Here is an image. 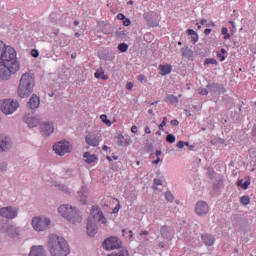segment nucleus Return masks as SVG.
Returning <instances> with one entry per match:
<instances>
[{"label": "nucleus", "instance_id": "obj_18", "mask_svg": "<svg viewBox=\"0 0 256 256\" xmlns=\"http://www.w3.org/2000/svg\"><path fill=\"white\" fill-rule=\"evenodd\" d=\"M39 105H41V99L36 94H33L27 103L28 109H31L32 111L39 109Z\"/></svg>", "mask_w": 256, "mask_h": 256}, {"label": "nucleus", "instance_id": "obj_24", "mask_svg": "<svg viewBox=\"0 0 256 256\" xmlns=\"http://www.w3.org/2000/svg\"><path fill=\"white\" fill-rule=\"evenodd\" d=\"M3 229L6 231L7 235H17V227L13 224H6Z\"/></svg>", "mask_w": 256, "mask_h": 256}, {"label": "nucleus", "instance_id": "obj_45", "mask_svg": "<svg viewBox=\"0 0 256 256\" xmlns=\"http://www.w3.org/2000/svg\"><path fill=\"white\" fill-rule=\"evenodd\" d=\"M31 55H32V57H34L35 59H37V57H39V51L33 49V50L31 51Z\"/></svg>", "mask_w": 256, "mask_h": 256}, {"label": "nucleus", "instance_id": "obj_58", "mask_svg": "<svg viewBox=\"0 0 256 256\" xmlns=\"http://www.w3.org/2000/svg\"><path fill=\"white\" fill-rule=\"evenodd\" d=\"M211 34V29L207 28L204 30V35H210Z\"/></svg>", "mask_w": 256, "mask_h": 256}, {"label": "nucleus", "instance_id": "obj_20", "mask_svg": "<svg viewBox=\"0 0 256 256\" xmlns=\"http://www.w3.org/2000/svg\"><path fill=\"white\" fill-rule=\"evenodd\" d=\"M151 17L149 15L145 16V19L149 25V27H157L159 25V19L157 18V13L151 12ZM152 17H155L154 19Z\"/></svg>", "mask_w": 256, "mask_h": 256}, {"label": "nucleus", "instance_id": "obj_47", "mask_svg": "<svg viewBox=\"0 0 256 256\" xmlns=\"http://www.w3.org/2000/svg\"><path fill=\"white\" fill-rule=\"evenodd\" d=\"M154 185H156V187H157V186H159V185H163V182L161 181V179L155 178V179H154Z\"/></svg>", "mask_w": 256, "mask_h": 256}, {"label": "nucleus", "instance_id": "obj_53", "mask_svg": "<svg viewBox=\"0 0 256 256\" xmlns=\"http://www.w3.org/2000/svg\"><path fill=\"white\" fill-rule=\"evenodd\" d=\"M217 57L220 61H224L225 60V56H223V54L221 53H217Z\"/></svg>", "mask_w": 256, "mask_h": 256}, {"label": "nucleus", "instance_id": "obj_54", "mask_svg": "<svg viewBox=\"0 0 256 256\" xmlns=\"http://www.w3.org/2000/svg\"><path fill=\"white\" fill-rule=\"evenodd\" d=\"M138 81H139V83H143V81H145V76L144 75H139L138 76Z\"/></svg>", "mask_w": 256, "mask_h": 256}, {"label": "nucleus", "instance_id": "obj_11", "mask_svg": "<svg viewBox=\"0 0 256 256\" xmlns=\"http://www.w3.org/2000/svg\"><path fill=\"white\" fill-rule=\"evenodd\" d=\"M122 242L117 237H110L104 240L103 247L106 251L121 249Z\"/></svg>", "mask_w": 256, "mask_h": 256}, {"label": "nucleus", "instance_id": "obj_13", "mask_svg": "<svg viewBox=\"0 0 256 256\" xmlns=\"http://www.w3.org/2000/svg\"><path fill=\"white\" fill-rule=\"evenodd\" d=\"M85 142L87 143V145H90V147H99V143L101 142V135L89 133L85 137Z\"/></svg>", "mask_w": 256, "mask_h": 256}, {"label": "nucleus", "instance_id": "obj_41", "mask_svg": "<svg viewBox=\"0 0 256 256\" xmlns=\"http://www.w3.org/2000/svg\"><path fill=\"white\" fill-rule=\"evenodd\" d=\"M131 143H133V140L131 139V137L128 136L127 138H125L124 145L126 147H129V145H131Z\"/></svg>", "mask_w": 256, "mask_h": 256}, {"label": "nucleus", "instance_id": "obj_52", "mask_svg": "<svg viewBox=\"0 0 256 256\" xmlns=\"http://www.w3.org/2000/svg\"><path fill=\"white\" fill-rule=\"evenodd\" d=\"M144 133H146L147 135H151V128H149V126H146L144 128Z\"/></svg>", "mask_w": 256, "mask_h": 256}, {"label": "nucleus", "instance_id": "obj_46", "mask_svg": "<svg viewBox=\"0 0 256 256\" xmlns=\"http://www.w3.org/2000/svg\"><path fill=\"white\" fill-rule=\"evenodd\" d=\"M200 95H209V88H203V89H201Z\"/></svg>", "mask_w": 256, "mask_h": 256}, {"label": "nucleus", "instance_id": "obj_12", "mask_svg": "<svg viewBox=\"0 0 256 256\" xmlns=\"http://www.w3.org/2000/svg\"><path fill=\"white\" fill-rule=\"evenodd\" d=\"M55 131V126L51 121H45L40 124V132L43 137H49Z\"/></svg>", "mask_w": 256, "mask_h": 256}, {"label": "nucleus", "instance_id": "obj_35", "mask_svg": "<svg viewBox=\"0 0 256 256\" xmlns=\"http://www.w3.org/2000/svg\"><path fill=\"white\" fill-rule=\"evenodd\" d=\"M165 199L168 200L169 203H173V201H175V196H173V193H171V191H166Z\"/></svg>", "mask_w": 256, "mask_h": 256}, {"label": "nucleus", "instance_id": "obj_59", "mask_svg": "<svg viewBox=\"0 0 256 256\" xmlns=\"http://www.w3.org/2000/svg\"><path fill=\"white\" fill-rule=\"evenodd\" d=\"M252 136L254 137V139L256 140V126H254L253 130H252Z\"/></svg>", "mask_w": 256, "mask_h": 256}, {"label": "nucleus", "instance_id": "obj_38", "mask_svg": "<svg viewBox=\"0 0 256 256\" xmlns=\"http://www.w3.org/2000/svg\"><path fill=\"white\" fill-rule=\"evenodd\" d=\"M100 119H101L102 123H105V125H107L108 127H111V120L107 119V115L102 114L100 116Z\"/></svg>", "mask_w": 256, "mask_h": 256}, {"label": "nucleus", "instance_id": "obj_63", "mask_svg": "<svg viewBox=\"0 0 256 256\" xmlns=\"http://www.w3.org/2000/svg\"><path fill=\"white\" fill-rule=\"evenodd\" d=\"M237 185L238 187H243V180H238Z\"/></svg>", "mask_w": 256, "mask_h": 256}, {"label": "nucleus", "instance_id": "obj_9", "mask_svg": "<svg viewBox=\"0 0 256 256\" xmlns=\"http://www.w3.org/2000/svg\"><path fill=\"white\" fill-rule=\"evenodd\" d=\"M53 151L63 157L66 153H71V144L68 141H60L53 145Z\"/></svg>", "mask_w": 256, "mask_h": 256}, {"label": "nucleus", "instance_id": "obj_7", "mask_svg": "<svg viewBox=\"0 0 256 256\" xmlns=\"http://www.w3.org/2000/svg\"><path fill=\"white\" fill-rule=\"evenodd\" d=\"M9 59H17V52L15 48L7 46L0 40V61H8Z\"/></svg>", "mask_w": 256, "mask_h": 256}, {"label": "nucleus", "instance_id": "obj_2", "mask_svg": "<svg viewBox=\"0 0 256 256\" xmlns=\"http://www.w3.org/2000/svg\"><path fill=\"white\" fill-rule=\"evenodd\" d=\"M48 251L51 256H67L71 253L67 240L57 234L49 235Z\"/></svg>", "mask_w": 256, "mask_h": 256}, {"label": "nucleus", "instance_id": "obj_44", "mask_svg": "<svg viewBox=\"0 0 256 256\" xmlns=\"http://www.w3.org/2000/svg\"><path fill=\"white\" fill-rule=\"evenodd\" d=\"M249 185H251V182L246 180L242 185V189H249Z\"/></svg>", "mask_w": 256, "mask_h": 256}, {"label": "nucleus", "instance_id": "obj_49", "mask_svg": "<svg viewBox=\"0 0 256 256\" xmlns=\"http://www.w3.org/2000/svg\"><path fill=\"white\" fill-rule=\"evenodd\" d=\"M177 147H178V149H183L185 147V143L183 141H179L177 143Z\"/></svg>", "mask_w": 256, "mask_h": 256}, {"label": "nucleus", "instance_id": "obj_29", "mask_svg": "<svg viewBox=\"0 0 256 256\" xmlns=\"http://www.w3.org/2000/svg\"><path fill=\"white\" fill-rule=\"evenodd\" d=\"M187 33L188 35H191V43H197V41H199V35L197 34V32H195V30L188 29Z\"/></svg>", "mask_w": 256, "mask_h": 256}, {"label": "nucleus", "instance_id": "obj_30", "mask_svg": "<svg viewBox=\"0 0 256 256\" xmlns=\"http://www.w3.org/2000/svg\"><path fill=\"white\" fill-rule=\"evenodd\" d=\"M108 256H129V250H127V248H122L118 252H112Z\"/></svg>", "mask_w": 256, "mask_h": 256}, {"label": "nucleus", "instance_id": "obj_10", "mask_svg": "<svg viewBox=\"0 0 256 256\" xmlns=\"http://www.w3.org/2000/svg\"><path fill=\"white\" fill-rule=\"evenodd\" d=\"M17 215H19V208L15 206L0 208V217H4V219H15Z\"/></svg>", "mask_w": 256, "mask_h": 256}, {"label": "nucleus", "instance_id": "obj_55", "mask_svg": "<svg viewBox=\"0 0 256 256\" xmlns=\"http://www.w3.org/2000/svg\"><path fill=\"white\" fill-rule=\"evenodd\" d=\"M171 125L177 127L179 125V120H171Z\"/></svg>", "mask_w": 256, "mask_h": 256}, {"label": "nucleus", "instance_id": "obj_27", "mask_svg": "<svg viewBox=\"0 0 256 256\" xmlns=\"http://www.w3.org/2000/svg\"><path fill=\"white\" fill-rule=\"evenodd\" d=\"M160 75H169L171 73V66L170 65H163L159 66Z\"/></svg>", "mask_w": 256, "mask_h": 256}, {"label": "nucleus", "instance_id": "obj_6", "mask_svg": "<svg viewBox=\"0 0 256 256\" xmlns=\"http://www.w3.org/2000/svg\"><path fill=\"white\" fill-rule=\"evenodd\" d=\"M32 227L34 231H37L38 233L47 231L49 227H51V220L46 217L35 216L32 219Z\"/></svg>", "mask_w": 256, "mask_h": 256}, {"label": "nucleus", "instance_id": "obj_5", "mask_svg": "<svg viewBox=\"0 0 256 256\" xmlns=\"http://www.w3.org/2000/svg\"><path fill=\"white\" fill-rule=\"evenodd\" d=\"M58 213L67 221H70V223H81L83 218H81V214L79 213V210L77 208H74L73 206L69 204L62 205L58 208Z\"/></svg>", "mask_w": 256, "mask_h": 256}, {"label": "nucleus", "instance_id": "obj_34", "mask_svg": "<svg viewBox=\"0 0 256 256\" xmlns=\"http://www.w3.org/2000/svg\"><path fill=\"white\" fill-rule=\"evenodd\" d=\"M240 203L241 205H249L251 203V198H249V196H242L240 197Z\"/></svg>", "mask_w": 256, "mask_h": 256}, {"label": "nucleus", "instance_id": "obj_23", "mask_svg": "<svg viewBox=\"0 0 256 256\" xmlns=\"http://www.w3.org/2000/svg\"><path fill=\"white\" fill-rule=\"evenodd\" d=\"M160 234L163 239H166L169 241L171 239V232H169V227L167 225H164L160 229Z\"/></svg>", "mask_w": 256, "mask_h": 256}, {"label": "nucleus", "instance_id": "obj_16", "mask_svg": "<svg viewBox=\"0 0 256 256\" xmlns=\"http://www.w3.org/2000/svg\"><path fill=\"white\" fill-rule=\"evenodd\" d=\"M207 89L209 90L211 95H215V93H219V95H221L227 91L222 84L217 83L208 84Z\"/></svg>", "mask_w": 256, "mask_h": 256}, {"label": "nucleus", "instance_id": "obj_50", "mask_svg": "<svg viewBox=\"0 0 256 256\" xmlns=\"http://www.w3.org/2000/svg\"><path fill=\"white\" fill-rule=\"evenodd\" d=\"M200 23H201V25H206V27H211V24H208V23H207V19H202V20L200 21Z\"/></svg>", "mask_w": 256, "mask_h": 256}, {"label": "nucleus", "instance_id": "obj_15", "mask_svg": "<svg viewBox=\"0 0 256 256\" xmlns=\"http://www.w3.org/2000/svg\"><path fill=\"white\" fill-rule=\"evenodd\" d=\"M195 213L199 217H203V215H207L209 213V205L205 201H199L195 207Z\"/></svg>", "mask_w": 256, "mask_h": 256}, {"label": "nucleus", "instance_id": "obj_62", "mask_svg": "<svg viewBox=\"0 0 256 256\" xmlns=\"http://www.w3.org/2000/svg\"><path fill=\"white\" fill-rule=\"evenodd\" d=\"M131 131L132 133H137V126H132Z\"/></svg>", "mask_w": 256, "mask_h": 256}, {"label": "nucleus", "instance_id": "obj_43", "mask_svg": "<svg viewBox=\"0 0 256 256\" xmlns=\"http://www.w3.org/2000/svg\"><path fill=\"white\" fill-rule=\"evenodd\" d=\"M129 25H131V19L126 18V19L123 21V26H124V27H129Z\"/></svg>", "mask_w": 256, "mask_h": 256}, {"label": "nucleus", "instance_id": "obj_21", "mask_svg": "<svg viewBox=\"0 0 256 256\" xmlns=\"http://www.w3.org/2000/svg\"><path fill=\"white\" fill-rule=\"evenodd\" d=\"M201 239L206 247H213L215 245V237L211 234H203Z\"/></svg>", "mask_w": 256, "mask_h": 256}, {"label": "nucleus", "instance_id": "obj_56", "mask_svg": "<svg viewBox=\"0 0 256 256\" xmlns=\"http://www.w3.org/2000/svg\"><path fill=\"white\" fill-rule=\"evenodd\" d=\"M228 29H227V27H223L222 28V35H227V33H228Z\"/></svg>", "mask_w": 256, "mask_h": 256}, {"label": "nucleus", "instance_id": "obj_61", "mask_svg": "<svg viewBox=\"0 0 256 256\" xmlns=\"http://www.w3.org/2000/svg\"><path fill=\"white\" fill-rule=\"evenodd\" d=\"M119 209H120V206L117 205L114 210H113V213H119Z\"/></svg>", "mask_w": 256, "mask_h": 256}, {"label": "nucleus", "instance_id": "obj_4", "mask_svg": "<svg viewBox=\"0 0 256 256\" xmlns=\"http://www.w3.org/2000/svg\"><path fill=\"white\" fill-rule=\"evenodd\" d=\"M19 60L17 58H12L5 60L0 64V79L2 81H9L11 75H15L19 71Z\"/></svg>", "mask_w": 256, "mask_h": 256}, {"label": "nucleus", "instance_id": "obj_8", "mask_svg": "<svg viewBox=\"0 0 256 256\" xmlns=\"http://www.w3.org/2000/svg\"><path fill=\"white\" fill-rule=\"evenodd\" d=\"M19 108V102L12 99L5 100L1 105V111L5 115H12Z\"/></svg>", "mask_w": 256, "mask_h": 256}, {"label": "nucleus", "instance_id": "obj_39", "mask_svg": "<svg viewBox=\"0 0 256 256\" xmlns=\"http://www.w3.org/2000/svg\"><path fill=\"white\" fill-rule=\"evenodd\" d=\"M166 141H167V143H175V135H173V134H168V135L166 136Z\"/></svg>", "mask_w": 256, "mask_h": 256}, {"label": "nucleus", "instance_id": "obj_19", "mask_svg": "<svg viewBox=\"0 0 256 256\" xmlns=\"http://www.w3.org/2000/svg\"><path fill=\"white\" fill-rule=\"evenodd\" d=\"M87 195H89V189L83 186L77 193L78 201H80L82 205H87Z\"/></svg>", "mask_w": 256, "mask_h": 256}, {"label": "nucleus", "instance_id": "obj_48", "mask_svg": "<svg viewBox=\"0 0 256 256\" xmlns=\"http://www.w3.org/2000/svg\"><path fill=\"white\" fill-rule=\"evenodd\" d=\"M117 19H119L120 21H124V20L126 19V17L124 16L123 13H119V14L117 15Z\"/></svg>", "mask_w": 256, "mask_h": 256}, {"label": "nucleus", "instance_id": "obj_28", "mask_svg": "<svg viewBox=\"0 0 256 256\" xmlns=\"http://www.w3.org/2000/svg\"><path fill=\"white\" fill-rule=\"evenodd\" d=\"M84 159H86V163L91 164V163H95V161H97V156L91 155V153H89V152H85Z\"/></svg>", "mask_w": 256, "mask_h": 256}, {"label": "nucleus", "instance_id": "obj_25", "mask_svg": "<svg viewBox=\"0 0 256 256\" xmlns=\"http://www.w3.org/2000/svg\"><path fill=\"white\" fill-rule=\"evenodd\" d=\"M180 52L182 53V56L186 59H191V57H193V50H191L189 46L181 48Z\"/></svg>", "mask_w": 256, "mask_h": 256}, {"label": "nucleus", "instance_id": "obj_64", "mask_svg": "<svg viewBox=\"0 0 256 256\" xmlns=\"http://www.w3.org/2000/svg\"><path fill=\"white\" fill-rule=\"evenodd\" d=\"M140 235H149V231L144 230V231L140 232Z\"/></svg>", "mask_w": 256, "mask_h": 256}, {"label": "nucleus", "instance_id": "obj_40", "mask_svg": "<svg viewBox=\"0 0 256 256\" xmlns=\"http://www.w3.org/2000/svg\"><path fill=\"white\" fill-rule=\"evenodd\" d=\"M3 171H7V163L6 162L0 163V173H3Z\"/></svg>", "mask_w": 256, "mask_h": 256}, {"label": "nucleus", "instance_id": "obj_14", "mask_svg": "<svg viewBox=\"0 0 256 256\" xmlns=\"http://www.w3.org/2000/svg\"><path fill=\"white\" fill-rule=\"evenodd\" d=\"M11 149V138L0 134V153H6Z\"/></svg>", "mask_w": 256, "mask_h": 256}, {"label": "nucleus", "instance_id": "obj_32", "mask_svg": "<svg viewBox=\"0 0 256 256\" xmlns=\"http://www.w3.org/2000/svg\"><path fill=\"white\" fill-rule=\"evenodd\" d=\"M56 187L58 191H62L63 193H66V195H71V190H69L65 184H58Z\"/></svg>", "mask_w": 256, "mask_h": 256}, {"label": "nucleus", "instance_id": "obj_17", "mask_svg": "<svg viewBox=\"0 0 256 256\" xmlns=\"http://www.w3.org/2000/svg\"><path fill=\"white\" fill-rule=\"evenodd\" d=\"M23 119L30 129H33L34 127H37V125H39V116L26 114Z\"/></svg>", "mask_w": 256, "mask_h": 256}, {"label": "nucleus", "instance_id": "obj_36", "mask_svg": "<svg viewBox=\"0 0 256 256\" xmlns=\"http://www.w3.org/2000/svg\"><path fill=\"white\" fill-rule=\"evenodd\" d=\"M144 149L147 153H151L154 149L153 144H151V142H149V140H146Z\"/></svg>", "mask_w": 256, "mask_h": 256}, {"label": "nucleus", "instance_id": "obj_22", "mask_svg": "<svg viewBox=\"0 0 256 256\" xmlns=\"http://www.w3.org/2000/svg\"><path fill=\"white\" fill-rule=\"evenodd\" d=\"M29 256H45V248L43 246H32Z\"/></svg>", "mask_w": 256, "mask_h": 256}, {"label": "nucleus", "instance_id": "obj_60", "mask_svg": "<svg viewBox=\"0 0 256 256\" xmlns=\"http://www.w3.org/2000/svg\"><path fill=\"white\" fill-rule=\"evenodd\" d=\"M165 125H167V124H165V122H161V124L158 126L160 131L163 130V127H165Z\"/></svg>", "mask_w": 256, "mask_h": 256}, {"label": "nucleus", "instance_id": "obj_3", "mask_svg": "<svg viewBox=\"0 0 256 256\" xmlns=\"http://www.w3.org/2000/svg\"><path fill=\"white\" fill-rule=\"evenodd\" d=\"M35 88V76L29 72L24 73L19 82L18 86V95L25 99V97H29L31 93H33V89Z\"/></svg>", "mask_w": 256, "mask_h": 256}, {"label": "nucleus", "instance_id": "obj_33", "mask_svg": "<svg viewBox=\"0 0 256 256\" xmlns=\"http://www.w3.org/2000/svg\"><path fill=\"white\" fill-rule=\"evenodd\" d=\"M118 51H120V53H127V51H129V45L125 42L120 43L118 45Z\"/></svg>", "mask_w": 256, "mask_h": 256}, {"label": "nucleus", "instance_id": "obj_26", "mask_svg": "<svg viewBox=\"0 0 256 256\" xmlns=\"http://www.w3.org/2000/svg\"><path fill=\"white\" fill-rule=\"evenodd\" d=\"M94 77L96 79H102L103 81H107V79H109V76L105 75V71H103V68L98 69L95 72Z\"/></svg>", "mask_w": 256, "mask_h": 256}, {"label": "nucleus", "instance_id": "obj_37", "mask_svg": "<svg viewBox=\"0 0 256 256\" xmlns=\"http://www.w3.org/2000/svg\"><path fill=\"white\" fill-rule=\"evenodd\" d=\"M204 65H219V62L215 58H207Z\"/></svg>", "mask_w": 256, "mask_h": 256}, {"label": "nucleus", "instance_id": "obj_57", "mask_svg": "<svg viewBox=\"0 0 256 256\" xmlns=\"http://www.w3.org/2000/svg\"><path fill=\"white\" fill-rule=\"evenodd\" d=\"M117 145H118L119 147H123V146L125 145V142H124L123 140H119V141L117 142Z\"/></svg>", "mask_w": 256, "mask_h": 256}, {"label": "nucleus", "instance_id": "obj_31", "mask_svg": "<svg viewBox=\"0 0 256 256\" xmlns=\"http://www.w3.org/2000/svg\"><path fill=\"white\" fill-rule=\"evenodd\" d=\"M166 101L168 103H171L172 105H175V103H179V98H177V96H175L173 94H168L166 96Z\"/></svg>", "mask_w": 256, "mask_h": 256}, {"label": "nucleus", "instance_id": "obj_1", "mask_svg": "<svg viewBox=\"0 0 256 256\" xmlns=\"http://www.w3.org/2000/svg\"><path fill=\"white\" fill-rule=\"evenodd\" d=\"M97 223L107 225V218H105V215H103V211H101L99 206H92L86 225L88 237H95V235H97V232L99 231Z\"/></svg>", "mask_w": 256, "mask_h": 256}, {"label": "nucleus", "instance_id": "obj_51", "mask_svg": "<svg viewBox=\"0 0 256 256\" xmlns=\"http://www.w3.org/2000/svg\"><path fill=\"white\" fill-rule=\"evenodd\" d=\"M126 89H128V91H131V89H133V83L132 82H128L126 84Z\"/></svg>", "mask_w": 256, "mask_h": 256}, {"label": "nucleus", "instance_id": "obj_42", "mask_svg": "<svg viewBox=\"0 0 256 256\" xmlns=\"http://www.w3.org/2000/svg\"><path fill=\"white\" fill-rule=\"evenodd\" d=\"M100 59H104V61H111V56L105 53L100 56Z\"/></svg>", "mask_w": 256, "mask_h": 256}]
</instances>
